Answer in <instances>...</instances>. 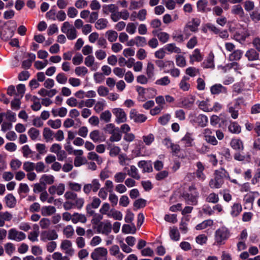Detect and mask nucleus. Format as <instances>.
Segmentation results:
<instances>
[{
	"instance_id": "nucleus-63",
	"label": "nucleus",
	"mask_w": 260,
	"mask_h": 260,
	"mask_svg": "<svg viewBox=\"0 0 260 260\" xmlns=\"http://www.w3.org/2000/svg\"><path fill=\"white\" fill-rule=\"evenodd\" d=\"M69 256L68 255H63L60 252H55L52 255L53 260H70Z\"/></svg>"
},
{
	"instance_id": "nucleus-4",
	"label": "nucleus",
	"mask_w": 260,
	"mask_h": 260,
	"mask_svg": "<svg viewBox=\"0 0 260 260\" xmlns=\"http://www.w3.org/2000/svg\"><path fill=\"white\" fill-rule=\"evenodd\" d=\"M189 192L184 193L183 194V198L188 204L191 205H196L198 203V198L199 193L194 185L189 186L188 189Z\"/></svg>"
},
{
	"instance_id": "nucleus-55",
	"label": "nucleus",
	"mask_w": 260,
	"mask_h": 260,
	"mask_svg": "<svg viewBox=\"0 0 260 260\" xmlns=\"http://www.w3.org/2000/svg\"><path fill=\"white\" fill-rule=\"evenodd\" d=\"M87 158L89 160L96 161L98 164H101L103 162L102 158L93 151L88 153Z\"/></svg>"
},
{
	"instance_id": "nucleus-25",
	"label": "nucleus",
	"mask_w": 260,
	"mask_h": 260,
	"mask_svg": "<svg viewBox=\"0 0 260 260\" xmlns=\"http://www.w3.org/2000/svg\"><path fill=\"white\" fill-rule=\"evenodd\" d=\"M189 78L187 76H183L180 80L178 86L183 91H187L190 88V84L189 82Z\"/></svg>"
},
{
	"instance_id": "nucleus-50",
	"label": "nucleus",
	"mask_w": 260,
	"mask_h": 260,
	"mask_svg": "<svg viewBox=\"0 0 260 260\" xmlns=\"http://www.w3.org/2000/svg\"><path fill=\"white\" fill-rule=\"evenodd\" d=\"M106 101L102 99L100 101L95 102L94 107V110L97 113L101 112L106 107Z\"/></svg>"
},
{
	"instance_id": "nucleus-14",
	"label": "nucleus",
	"mask_w": 260,
	"mask_h": 260,
	"mask_svg": "<svg viewBox=\"0 0 260 260\" xmlns=\"http://www.w3.org/2000/svg\"><path fill=\"white\" fill-rule=\"evenodd\" d=\"M195 97L193 96L185 97L180 100L178 107L190 109L193 107Z\"/></svg>"
},
{
	"instance_id": "nucleus-31",
	"label": "nucleus",
	"mask_w": 260,
	"mask_h": 260,
	"mask_svg": "<svg viewBox=\"0 0 260 260\" xmlns=\"http://www.w3.org/2000/svg\"><path fill=\"white\" fill-rule=\"evenodd\" d=\"M169 236L174 241H178L180 240V234L177 227L174 226L169 228Z\"/></svg>"
},
{
	"instance_id": "nucleus-37",
	"label": "nucleus",
	"mask_w": 260,
	"mask_h": 260,
	"mask_svg": "<svg viewBox=\"0 0 260 260\" xmlns=\"http://www.w3.org/2000/svg\"><path fill=\"white\" fill-rule=\"evenodd\" d=\"M229 131L232 134H238L241 133V127L236 121H231L228 126Z\"/></svg>"
},
{
	"instance_id": "nucleus-8",
	"label": "nucleus",
	"mask_w": 260,
	"mask_h": 260,
	"mask_svg": "<svg viewBox=\"0 0 260 260\" xmlns=\"http://www.w3.org/2000/svg\"><path fill=\"white\" fill-rule=\"evenodd\" d=\"M26 237V236L25 233L18 231L15 228H12L8 231V238L9 240L20 242L25 240Z\"/></svg>"
},
{
	"instance_id": "nucleus-19",
	"label": "nucleus",
	"mask_w": 260,
	"mask_h": 260,
	"mask_svg": "<svg viewBox=\"0 0 260 260\" xmlns=\"http://www.w3.org/2000/svg\"><path fill=\"white\" fill-rule=\"evenodd\" d=\"M84 64L92 71H95L99 68V63L95 61L93 55H88L85 58Z\"/></svg>"
},
{
	"instance_id": "nucleus-57",
	"label": "nucleus",
	"mask_w": 260,
	"mask_h": 260,
	"mask_svg": "<svg viewBox=\"0 0 260 260\" xmlns=\"http://www.w3.org/2000/svg\"><path fill=\"white\" fill-rule=\"evenodd\" d=\"M136 231L135 225L131 226L129 224H123L122 228V232L125 234H134Z\"/></svg>"
},
{
	"instance_id": "nucleus-9",
	"label": "nucleus",
	"mask_w": 260,
	"mask_h": 260,
	"mask_svg": "<svg viewBox=\"0 0 260 260\" xmlns=\"http://www.w3.org/2000/svg\"><path fill=\"white\" fill-rule=\"evenodd\" d=\"M112 112L115 117V122L116 123H124L127 121V114L123 109L115 108L112 109Z\"/></svg>"
},
{
	"instance_id": "nucleus-22",
	"label": "nucleus",
	"mask_w": 260,
	"mask_h": 260,
	"mask_svg": "<svg viewBox=\"0 0 260 260\" xmlns=\"http://www.w3.org/2000/svg\"><path fill=\"white\" fill-rule=\"evenodd\" d=\"M198 108L205 112H210L211 110V105L210 103L209 99H206L203 101H198L197 102Z\"/></svg>"
},
{
	"instance_id": "nucleus-47",
	"label": "nucleus",
	"mask_w": 260,
	"mask_h": 260,
	"mask_svg": "<svg viewBox=\"0 0 260 260\" xmlns=\"http://www.w3.org/2000/svg\"><path fill=\"white\" fill-rule=\"evenodd\" d=\"M245 55L248 59L250 61L257 60L259 57L258 53L254 49H250L247 51Z\"/></svg>"
},
{
	"instance_id": "nucleus-60",
	"label": "nucleus",
	"mask_w": 260,
	"mask_h": 260,
	"mask_svg": "<svg viewBox=\"0 0 260 260\" xmlns=\"http://www.w3.org/2000/svg\"><path fill=\"white\" fill-rule=\"evenodd\" d=\"M21 151L23 156L25 158L30 157L33 153V151L30 149L28 145H25L21 148Z\"/></svg>"
},
{
	"instance_id": "nucleus-20",
	"label": "nucleus",
	"mask_w": 260,
	"mask_h": 260,
	"mask_svg": "<svg viewBox=\"0 0 260 260\" xmlns=\"http://www.w3.org/2000/svg\"><path fill=\"white\" fill-rule=\"evenodd\" d=\"M204 58V55L201 52V50L195 49L192 54L189 56V62L193 64L194 62H201Z\"/></svg>"
},
{
	"instance_id": "nucleus-42",
	"label": "nucleus",
	"mask_w": 260,
	"mask_h": 260,
	"mask_svg": "<svg viewBox=\"0 0 260 260\" xmlns=\"http://www.w3.org/2000/svg\"><path fill=\"white\" fill-rule=\"evenodd\" d=\"M56 211L55 208L52 206H44L41 209V213L43 216H50Z\"/></svg>"
},
{
	"instance_id": "nucleus-58",
	"label": "nucleus",
	"mask_w": 260,
	"mask_h": 260,
	"mask_svg": "<svg viewBox=\"0 0 260 260\" xmlns=\"http://www.w3.org/2000/svg\"><path fill=\"white\" fill-rule=\"evenodd\" d=\"M63 235L67 238H71L74 234L73 227L71 225L66 226L63 230Z\"/></svg>"
},
{
	"instance_id": "nucleus-38",
	"label": "nucleus",
	"mask_w": 260,
	"mask_h": 260,
	"mask_svg": "<svg viewBox=\"0 0 260 260\" xmlns=\"http://www.w3.org/2000/svg\"><path fill=\"white\" fill-rule=\"evenodd\" d=\"M86 221L87 218L84 214L78 213H74L73 214L72 222L74 224H76L78 222L85 223Z\"/></svg>"
},
{
	"instance_id": "nucleus-3",
	"label": "nucleus",
	"mask_w": 260,
	"mask_h": 260,
	"mask_svg": "<svg viewBox=\"0 0 260 260\" xmlns=\"http://www.w3.org/2000/svg\"><path fill=\"white\" fill-rule=\"evenodd\" d=\"M136 90L138 92V99L139 101L144 102L148 99L152 98L156 94V90L153 88H144L141 86H136Z\"/></svg>"
},
{
	"instance_id": "nucleus-34",
	"label": "nucleus",
	"mask_w": 260,
	"mask_h": 260,
	"mask_svg": "<svg viewBox=\"0 0 260 260\" xmlns=\"http://www.w3.org/2000/svg\"><path fill=\"white\" fill-rule=\"evenodd\" d=\"M198 11L201 12H207L211 10L208 7V2L205 0H199L197 3Z\"/></svg>"
},
{
	"instance_id": "nucleus-40",
	"label": "nucleus",
	"mask_w": 260,
	"mask_h": 260,
	"mask_svg": "<svg viewBox=\"0 0 260 260\" xmlns=\"http://www.w3.org/2000/svg\"><path fill=\"white\" fill-rule=\"evenodd\" d=\"M40 183L44 185L52 184L54 182V177L51 175H43L40 178Z\"/></svg>"
},
{
	"instance_id": "nucleus-11",
	"label": "nucleus",
	"mask_w": 260,
	"mask_h": 260,
	"mask_svg": "<svg viewBox=\"0 0 260 260\" xmlns=\"http://www.w3.org/2000/svg\"><path fill=\"white\" fill-rule=\"evenodd\" d=\"M112 225L108 221L105 222H100L96 226L97 233L108 235L111 232Z\"/></svg>"
},
{
	"instance_id": "nucleus-18",
	"label": "nucleus",
	"mask_w": 260,
	"mask_h": 260,
	"mask_svg": "<svg viewBox=\"0 0 260 260\" xmlns=\"http://www.w3.org/2000/svg\"><path fill=\"white\" fill-rule=\"evenodd\" d=\"M211 93L213 95H218L219 94H226L228 93L227 88L221 84H215L210 87Z\"/></svg>"
},
{
	"instance_id": "nucleus-27",
	"label": "nucleus",
	"mask_w": 260,
	"mask_h": 260,
	"mask_svg": "<svg viewBox=\"0 0 260 260\" xmlns=\"http://www.w3.org/2000/svg\"><path fill=\"white\" fill-rule=\"evenodd\" d=\"M197 170L196 172V175L197 177L201 180H204L206 178V176L203 173L205 170V167L201 161H198L196 164Z\"/></svg>"
},
{
	"instance_id": "nucleus-2",
	"label": "nucleus",
	"mask_w": 260,
	"mask_h": 260,
	"mask_svg": "<svg viewBox=\"0 0 260 260\" xmlns=\"http://www.w3.org/2000/svg\"><path fill=\"white\" fill-rule=\"evenodd\" d=\"M244 102L242 97H239L230 102L227 105V111L230 114L231 117L236 119L239 117V111L241 109V105Z\"/></svg>"
},
{
	"instance_id": "nucleus-35",
	"label": "nucleus",
	"mask_w": 260,
	"mask_h": 260,
	"mask_svg": "<svg viewBox=\"0 0 260 260\" xmlns=\"http://www.w3.org/2000/svg\"><path fill=\"white\" fill-rule=\"evenodd\" d=\"M108 23L107 19L100 18L95 22L94 27L98 30H103L108 27Z\"/></svg>"
},
{
	"instance_id": "nucleus-16",
	"label": "nucleus",
	"mask_w": 260,
	"mask_h": 260,
	"mask_svg": "<svg viewBox=\"0 0 260 260\" xmlns=\"http://www.w3.org/2000/svg\"><path fill=\"white\" fill-rule=\"evenodd\" d=\"M48 190L49 193L52 196L55 194L61 196L63 194L65 191V185L63 183L53 185L50 186Z\"/></svg>"
},
{
	"instance_id": "nucleus-48",
	"label": "nucleus",
	"mask_w": 260,
	"mask_h": 260,
	"mask_svg": "<svg viewBox=\"0 0 260 260\" xmlns=\"http://www.w3.org/2000/svg\"><path fill=\"white\" fill-rule=\"evenodd\" d=\"M219 200L218 194L212 192L207 196L205 201L208 203L216 204L218 202Z\"/></svg>"
},
{
	"instance_id": "nucleus-54",
	"label": "nucleus",
	"mask_w": 260,
	"mask_h": 260,
	"mask_svg": "<svg viewBox=\"0 0 260 260\" xmlns=\"http://www.w3.org/2000/svg\"><path fill=\"white\" fill-rule=\"evenodd\" d=\"M89 137L94 143L99 142L102 141L100 133L98 130L92 131L89 134Z\"/></svg>"
},
{
	"instance_id": "nucleus-7",
	"label": "nucleus",
	"mask_w": 260,
	"mask_h": 260,
	"mask_svg": "<svg viewBox=\"0 0 260 260\" xmlns=\"http://www.w3.org/2000/svg\"><path fill=\"white\" fill-rule=\"evenodd\" d=\"M101 186V183L98 179H93L90 183H84L83 187V191L86 195H89L91 191L96 192Z\"/></svg>"
},
{
	"instance_id": "nucleus-15",
	"label": "nucleus",
	"mask_w": 260,
	"mask_h": 260,
	"mask_svg": "<svg viewBox=\"0 0 260 260\" xmlns=\"http://www.w3.org/2000/svg\"><path fill=\"white\" fill-rule=\"evenodd\" d=\"M101 204V201L100 198L96 196H94L92 198L91 202L88 204L86 207V210L87 213L90 215H92L94 214V211L92 209H97L99 207Z\"/></svg>"
},
{
	"instance_id": "nucleus-43",
	"label": "nucleus",
	"mask_w": 260,
	"mask_h": 260,
	"mask_svg": "<svg viewBox=\"0 0 260 260\" xmlns=\"http://www.w3.org/2000/svg\"><path fill=\"white\" fill-rule=\"evenodd\" d=\"M118 7L115 4L104 5L103 6L102 11L104 14L108 15L114 12Z\"/></svg>"
},
{
	"instance_id": "nucleus-28",
	"label": "nucleus",
	"mask_w": 260,
	"mask_h": 260,
	"mask_svg": "<svg viewBox=\"0 0 260 260\" xmlns=\"http://www.w3.org/2000/svg\"><path fill=\"white\" fill-rule=\"evenodd\" d=\"M12 218L13 215L9 212H0V227L4 226L5 221H10Z\"/></svg>"
},
{
	"instance_id": "nucleus-23",
	"label": "nucleus",
	"mask_w": 260,
	"mask_h": 260,
	"mask_svg": "<svg viewBox=\"0 0 260 260\" xmlns=\"http://www.w3.org/2000/svg\"><path fill=\"white\" fill-rule=\"evenodd\" d=\"M152 32L157 37L159 41L162 43H167L170 39L169 34L166 32L158 31L157 30H153Z\"/></svg>"
},
{
	"instance_id": "nucleus-24",
	"label": "nucleus",
	"mask_w": 260,
	"mask_h": 260,
	"mask_svg": "<svg viewBox=\"0 0 260 260\" xmlns=\"http://www.w3.org/2000/svg\"><path fill=\"white\" fill-rule=\"evenodd\" d=\"M194 140L193 134L187 132L182 138L181 141L185 147H188L193 146Z\"/></svg>"
},
{
	"instance_id": "nucleus-45",
	"label": "nucleus",
	"mask_w": 260,
	"mask_h": 260,
	"mask_svg": "<svg viewBox=\"0 0 260 260\" xmlns=\"http://www.w3.org/2000/svg\"><path fill=\"white\" fill-rule=\"evenodd\" d=\"M56 93L57 90L55 89L48 90L45 88H41L38 92V93L42 96H48L50 98L53 96Z\"/></svg>"
},
{
	"instance_id": "nucleus-5",
	"label": "nucleus",
	"mask_w": 260,
	"mask_h": 260,
	"mask_svg": "<svg viewBox=\"0 0 260 260\" xmlns=\"http://www.w3.org/2000/svg\"><path fill=\"white\" fill-rule=\"evenodd\" d=\"M189 121L193 125L205 127L208 124V117L203 114L191 113L189 115Z\"/></svg>"
},
{
	"instance_id": "nucleus-32",
	"label": "nucleus",
	"mask_w": 260,
	"mask_h": 260,
	"mask_svg": "<svg viewBox=\"0 0 260 260\" xmlns=\"http://www.w3.org/2000/svg\"><path fill=\"white\" fill-rule=\"evenodd\" d=\"M6 204L10 208H14L16 205V199L12 194H8L4 198Z\"/></svg>"
},
{
	"instance_id": "nucleus-39",
	"label": "nucleus",
	"mask_w": 260,
	"mask_h": 260,
	"mask_svg": "<svg viewBox=\"0 0 260 260\" xmlns=\"http://www.w3.org/2000/svg\"><path fill=\"white\" fill-rule=\"evenodd\" d=\"M127 174L132 178L137 180L141 178L138 169L134 165L130 166V169L127 171Z\"/></svg>"
},
{
	"instance_id": "nucleus-29",
	"label": "nucleus",
	"mask_w": 260,
	"mask_h": 260,
	"mask_svg": "<svg viewBox=\"0 0 260 260\" xmlns=\"http://www.w3.org/2000/svg\"><path fill=\"white\" fill-rule=\"evenodd\" d=\"M43 137L46 142H52L54 138V133L48 127H45L43 131Z\"/></svg>"
},
{
	"instance_id": "nucleus-59",
	"label": "nucleus",
	"mask_w": 260,
	"mask_h": 260,
	"mask_svg": "<svg viewBox=\"0 0 260 260\" xmlns=\"http://www.w3.org/2000/svg\"><path fill=\"white\" fill-rule=\"evenodd\" d=\"M144 143L148 146L150 145L154 141L155 137L153 134H149L147 135H144L142 137Z\"/></svg>"
},
{
	"instance_id": "nucleus-26",
	"label": "nucleus",
	"mask_w": 260,
	"mask_h": 260,
	"mask_svg": "<svg viewBox=\"0 0 260 260\" xmlns=\"http://www.w3.org/2000/svg\"><path fill=\"white\" fill-rule=\"evenodd\" d=\"M155 67L151 62H148L146 68V75L150 79V81H154L155 79Z\"/></svg>"
},
{
	"instance_id": "nucleus-41",
	"label": "nucleus",
	"mask_w": 260,
	"mask_h": 260,
	"mask_svg": "<svg viewBox=\"0 0 260 260\" xmlns=\"http://www.w3.org/2000/svg\"><path fill=\"white\" fill-rule=\"evenodd\" d=\"M106 37L110 43L116 42L118 38L117 32L113 30H109L105 33Z\"/></svg>"
},
{
	"instance_id": "nucleus-52",
	"label": "nucleus",
	"mask_w": 260,
	"mask_h": 260,
	"mask_svg": "<svg viewBox=\"0 0 260 260\" xmlns=\"http://www.w3.org/2000/svg\"><path fill=\"white\" fill-rule=\"evenodd\" d=\"M28 135L30 139L33 140H36L40 135V131L35 127H31L28 131Z\"/></svg>"
},
{
	"instance_id": "nucleus-10",
	"label": "nucleus",
	"mask_w": 260,
	"mask_h": 260,
	"mask_svg": "<svg viewBox=\"0 0 260 260\" xmlns=\"http://www.w3.org/2000/svg\"><path fill=\"white\" fill-rule=\"evenodd\" d=\"M108 254L107 248L100 247L95 248L91 253V258L93 260H102L106 259Z\"/></svg>"
},
{
	"instance_id": "nucleus-30",
	"label": "nucleus",
	"mask_w": 260,
	"mask_h": 260,
	"mask_svg": "<svg viewBox=\"0 0 260 260\" xmlns=\"http://www.w3.org/2000/svg\"><path fill=\"white\" fill-rule=\"evenodd\" d=\"M230 145L236 151H241L244 149L243 143L239 139H233L231 141Z\"/></svg>"
},
{
	"instance_id": "nucleus-51",
	"label": "nucleus",
	"mask_w": 260,
	"mask_h": 260,
	"mask_svg": "<svg viewBox=\"0 0 260 260\" xmlns=\"http://www.w3.org/2000/svg\"><path fill=\"white\" fill-rule=\"evenodd\" d=\"M213 224V221L211 219H208L203 221L202 223L198 224L196 226L197 230L205 229L208 226H212Z\"/></svg>"
},
{
	"instance_id": "nucleus-62",
	"label": "nucleus",
	"mask_w": 260,
	"mask_h": 260,
	"mask_svg": "<svg viewBox=\"0 0 260 260\" xmlns=\"http://www.w3.org/2000/svg\"><path fill=\"white\" fill-rule=\"evenodd\" d=\"M186 74L190 77H195L200 74L199 70L196 68L190 67L187 68L185 70Z\"/></svg>"
},
{
	"instance_id": "nucleus-6",
	"label": "nucleus",
	"mask_w": 260,
	"mask_h": 260,
	"mask_svg": "<svg viewBox=\"0 0 260 260\" xmlns=\"http://www.w3.org/2000/svg\"><path fill=\"white\" fill-rule=\"evenodd\" d=\"M230 232L225 227H221L215 233V243L217 245H223L229 238Z\"/></svg>"
},
{
	"instance_id": "nucleus-49",
	"label": "nucleus",
	"mask_w": 260,
	"mask_h": 260,
	"mask_svg": "<svg viewBox=\"0 0 260 260\" xmlns=\"http://www.w3.org/2000/svg\"><path fill=\"white\" fill-rule=\"evenodd\" d=\"M171 83V80L168 76H164L156 80L155 84L159 86H168Z\"/></svg>"
},
{
	"instance_id": "nucleus-61",
	"label": "nucleus",
	"mask_w": 260,
	"mask_h": 260,
	"mask_svg": "<svg viewBox=\"0 0 260 260\" xmlns=\"http://www.w3.org/2000/svg\"><path fill=\"white\" fill-rule=\"evenodd\" d=\"M176 63L177 66L183 68L186 65V61L184 56L178 55L176 56Z\"/></svg>"
},
{
	"instance_id": "nucleus-21",
	"label": "nucleus",
	"mask_w": 260,
	"mask_h": 260,
	"mask_svg": "<svg viewBox=\"0 0 260 260\" xmlns=\"http://www.w3.org/2000/svg\"><path fill=\"white\" fill-rule=\"evenodd\" d=\"M109 252L111 255L115 257L118 260H122L124 257V255L120 252L117 245L112 246L109 249Z\"/></svg>"
},
{
	"instance_id": "nucleus-33",
	"label": "nucleus",
	"mask_w": 260,
	"mask_h": 260,
	"mask_svg": "<svg viewBox=\"0 0 260 260\" xmlns=\"http://www.w3.org/2000/svg\"><path fill=\"white\" fill-rule=\"evenodd\" d=\"M138 167L143 169L144 172H151L152 171V167L151 161L141 160L138 163Z\"/></svg>"
},
{
	"instance_id": "nucleus-17",
	"label": "nucleus",
	"mask_w": 260,
	"mask_h": 260,
	"mask_svg": "<svg viewBox=\"0 0 260 260\" xmlns=\"http://www.w3.org/2000/svg\"><path fill=\"white\" fill-rule=\"evenodd\" d=\"M129 117L136 123H143L147 119L145 115L138 113L135 109L131 110L129 113Z\"/></svg>"
},
{
	"instance_id": "nucleus-36",
	"label": "nucleus",
	"mask_w": 260,
	"mask_h": 260,
	"mask_svg": "<svg viewBox=\"0 0 260 260\" xmlns=\"http://www.w3.org/2000/svg\"><path fill=\"white\" fill-rule=\"evenodd\" d=\"M164 49L170 53L179 54L181 53V49L177 47L175 43H170L164 46Z\"/></svg>"
},
{
	"instance_id": "nucleus-56",
	"label": "nucleus",
	"mask_w": 260,
	"mask_h": 260,
	"mask_svg": "<svg viewBox=\"0 0 260 260\" xmlns=\"http://www.w3.org/2000/svg\"><path fill=\"white\" fill-rule=\"evenodd\" d=\"M122 214L117 210H111L108 214V217L113 218L115 220H121L122 219Z\"/></svg>"
},
{
	"instance_id": "nucleus-44",
	"label": "nucleus",
	"mask_w": 260,
	"mask_h": 260,
	"mask_svg": "<svg viewBox=\"0 0 260 260\" xmlns=\"http://www.w3.org/2000/svg\"><path fill=\"white\" fill-rule=\"evenodd\" d=\"M242 210V206L239 203H235L231 207V215L233 217L238 216Z\"/></svg>"
},
{
	"instance_id": "nucleus-1",
	"label": "nucleus",
	"mask_w": 260,
	"mask_h": 260,
	"mask_svg": "<svg viewBox=\"0 0 260 260\" xmlns=\"http://www.w3.org/2000/svg\"><path fill=\"white\" fill-rule=\"evenodd\" d=\"M215 177L211 179L209 183V185L211 188H219L224 183L223 179L225 178L232 183L238 184L237 180L231 178L229 173L223 168H220L215 171Z\"/></svg>"
},
{
	"instance_id": "nucleus-46",
	"label": "nucleus",
	"mask_w": 260,
	"mask_h": 260,
	"mask_svg": "<svg viewBox=\"0 0 260 260\" xmlns=\"http://www.w3.org/2000/svg\"><path fill=\"white\" fill-rule=\"evenodd\" d=\"M243 52L241 50H236L229 55V59L231 61L239 60L241 58Z\"/></svg>"
},
{
	"instance_id": "nucleus-53",
	"label": "nucleus",
	"mask_w": 260,
	"mask_h": 260,
	"mask_svg": "<svg viewBox=\"0 0 260 260\" xmlns=\"http://www.w3.org/2000/svg\"><path fill=\"white\" fill-rule=\"evenodd\" d=\"M47 124L53 129H58L61 125V121L60 119H57L55 120L49 119L47 121Z\"/></svg>"
},
{
	"instance_id": "nucleus-13",
	"label": "nucleus",
	"mask_w": 260,
	"mask_h": 260,
	"mask_svg": "<svg viewBox=\"0 0 260 260\" xmlns=\"http://www.w3.org/2000/svg\"><path fill=\"white\" fill-rule=\"evenodd\" d=\"M58 237V234L54 230L44 231L41 234V240L43 241L56 240Z\"/></svg>"
},
{
	"instance_id": "nucleus-12",
	"label": "nucleus",
	"mask_w": 260,
	"mask_h": 260,
	"mask_svg": "<svg viewBox=\"0 0 260 260\" xmlns=\"http://www.w3.org/2000/svg\"><path fill=\"white\" fill-rule=\"evenodd\" d=\"M60 249L64 251L66 255L70 256H72L74 254L75 251L72 247V243L69 240H63L61 241Z\"/></svg>"
},
{
	"instance_id": "nucleus-64",
	"label": "nucleus",
	"mask_w": 260,
	"mask_h": 260,
	"mask_svg": "<svg viewBox=\"0 0 260 260\" xmlns=\"http://www.w3.org/2000/svg\"><path fill=\"white\" fill-rule=\"evenodd\" d=\"M112 114L110 111L106 110L100 115V119L108 123L111 121Z\"/></svg>"
}]
</instances>
